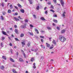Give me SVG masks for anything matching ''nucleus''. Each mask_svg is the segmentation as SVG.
Masks as SVG:
<instances>
[{"instance_id":"obj_4","label":"nucleus","mask_w":73,"mask_h":73,"mask_svg":"<svg viewBox=\"0 0 73 73\" xmlns=\"http://www.w3.org/2000/svg\"><path fill=\"white\" fill-rule=\"evenodd\" d=\"M10 60L11 61V62H15V60H14L11 58H10Z\"/></svg>"},{"instance_id":"obj_54","label":"nucleus","mask_w":73,"mask_h":73,"mask_svg":"<svg viewBox=\"0 0 73 73\" xmlns=\"http://www.w3.org/2000/svg\"><path fill=\"white\" fill-rule=\"evenodd\" d=\"M47 4H48V5H50L51 3L50 2H48L47 3Z\"/></svg>"},{"instance_id":"obj_14","label":"nucleus","mask_w":73,"mask_h":73,"mask_svg":"<svg viewBox=\"0 0 73 73\" xmlns=\"http://www.w3.org/2000/svg\"><path fill=\"white\" fill-rule=\"evenodd\" d=\"M54 47V46L53 45V44H52V46L50 47L49 48V49H53V48Z\"/></svg>"},{"instance_id":"obj_23","label":"nucleus","mask_w":73,"mask_h":73,"mask_svg":"<svg viewBox=\"0 0 73 73\" xmlns=\"http://www.w3.org/2000/svg\"><path fill=\"white\" fill-rule=\"evenodd\" d=\"M12 71L14 73H17L16 71V70H15L14 69H13Z\"/></svg>"},{"instance_id":"obj_28","label":"nucleus","mask_w":73,"mask_h":73,"mask_svg":"<svg viewBox=\"0 0 73 73\" xmlns=\"http://www.w3.org/2000/svg\"><path fill=\"white\" fill-rule=\"evenodd\" d=\"M1 19L2 20H4V18L3 17V15L1 16Z\"/></svg>"},{"instance_id":"obj_32","label":"nucleus","mask_w":73,"mask_h":73,"mask_svg":"<svg viewBox=\"0 0 73 73\" xmlns=\"http://www.w3.org/2000/svg\"><path fill=\"white\" fill-rule=\"evenodd\" d=\"M34 60L35 58H32L31 59V61L32 62L33 61H34Z\"/></svg>"},{"instance_id":"obj_20","label":"nucleus","mask_w":73,"mask_h":73,"mask_svg":"<svg viewBox=\"0 0 73 73\" xmlns=\"http://www.w3.org/2000/svg\"><path fill=\"white\" fill-rule=\"evenodd\" d=\"M8 13H11V10L10 9L8 10Z\"/></svg>"},{"instance_id":"obj_47","label":"nucleus","mask_w":73,"mask_h":73,"mask_svg":"<svg viewBox=\"0 0 73 73\" xmlns=\"http://www.w3.org/2000/svg\"><path fill=\"white\" fill-rule=\"evenodd\" d=\"M41 20H45V19L43 17H42L41 18Z\"/></svg>"},{"instance_id":"obj_48","label":"nucleus","mask_w":73,"mask_h":73,"mask_svg":"<svg viewBox=\"0 0 73 73\" xmlns=\"http://www.w3.org/2000/svg\"><path fill=\"white\" fill-rule=\"evenodd\" d=\"M53 17H57V15H53Z\"/></svg>"},{"instance_id":"obj_62","label":"nucleus","mask_w":73,"mask_h":73,"mask_svg":"<svg viewBox=\"0 0 73 73\" xmlns=\"http://www.w3.org/2000/svg\"><path fill=\"white\" fill-rule=\"evenodd\" d=\"M52 25H53V26H54V25H55V24L54 23H52Z\"/></svg>"},{"instance_id":"obj_53","label":"nucleus","mask_w":73,"mask_h":73,"mask_svg":"<svg viewBox=\"0 0 73 73\" xmlns=\"http://www.w3.org/2000/svg\"><path fill=\"white\" fill-rule=\"evenodd\" d=\"M35 31H36V32H37V31H38V30H37V29H35Z\"/></svg>"},{"instance_id":"obj_24","label":"nucleus","mask_w":73,"mask_h":73,"mask_svg":"<svg viewBox=\"0 0 73 73\" xmlns=\"http://www.w3.org/2000/svg\"><path fill=\"white\" fill-rule=\"evenodd\" d=\"M12 71L14 73H17L16 71V70H15L14 69H13Z\"/></svg>"},{"instance_id":"obj_6","label":"nucleus","mask_w":73,"mask_h":73,"mask_svg":"<svg viewBox=\"0 0 73 73\" xmlns=\"http://www.w3.org/2000/svg\"><path fill=\"white\" fill-rule=\"evenodd\" d=\"M30 45H31V42H28L27 44V46L29 47L30 46Z\"/></svg>"},{"instance_id":"obj_49","label":"nucleus","mask_w":73,"mask_h":73,"mask_svg":"<svg viewBox=\"0 0 73 73\" xmlns=\"http://www.w3.org/2000/svg\"><path fill=\"white\" fill-rule=\"evenodd\" d=\"M23 55L24 56V57L25 58L26 57V55H25V53H23Z\"/></svg>"},{"instance_id":"obj_39","label":"nucleus","mask_w":73,"mask_h":73,"mask_svg":"<svg viewBox=\"0 0 73 73\" xmlns=\"http://www.w3.org/2000/svg\"><path fill=\"white\" fill-rule=\"evenodd\" d=\"M39 8H40V7L39 6H38L37 7L36 9H37V10H38L39 9Z\"/></svg>"},{"instance_id":"obj_63","label":"nucleus","mask_w":73,"mask_h":73,"mask_svg":"<svg viewBox=\"0 0 73 73\" xmlns=\"http://www.w3.org/2000/svg\"><path fill=\"white\" fill-rule=\"evenodd\" d=\"M17 56H18V55H19V53H18V52H17Z\"/></svg>"},{"instance_id":"obj_29","label":"nucleus","mask_w":73,"mask_h":73,"mask_svg":"<svg viewBox=\"0 0 73 73\" xmlns=\"http://www.w3.org/2000/svg\"><path fill=\"white\" fill-rule=\"evenodd\" d=\"M52 43L53 44H55V45L56 44V41L54 40H53Z\"/></svg>"},{"instance_id":"obj_30","label":"nucleus","mask_w":73,"mask_h":73,"mask_svg":"<svg viewBox=\"0 0 73 73\" xmlns=\"http://www.w3.org/2000/svg\"><path fill=\"white\" fill-rule=\"evenodd\" d=\"M28 33H29V34H30V35H32V36H33V33H31L29 32H28Z\"/></svg>"},{"instance_id":"obj_12","label":"nucleus","mask_w":73,"mask_h":73,"mask_svg":"<svg viewBox=\"0 0 73 73\" xmlns=\"http://www.w3.org/2000/svg\"><path fill=\"white\" fill-rule=\"evenodd\" d=\"M20 11L21 12H22V13H24V10L23 9H21L20 10Z\"/></svg>"},{"instance_id":"obj_50","label":"nucleus","mask_w":73,"mask_h":73,"mask_svg":"<svg viewBox=\"0 0 73 73\" xmlns=\"http://www.w3.org/2000/svg\"><path fill=\"white\" fill-rule=\"evenodd\" d=\"M56 28L58 29V31H59V30H60V28L58 27H57Z\"/></svg>"},{"instance_id":"obj_10","label":"nucleus","mask_w":73,"mask_h":73,"mask_svg":"<svg viewBox=\"0 0 73 73\" xmlns=\"http://www.w3.org/2000/svg\"><path fill=\"white\" fill-rule=\"evenodd\" d=\"M14 19H15V21H19L20 20H19V19L17 18L16 17H14Z\"/></svg>"},{"instance_id":"obj_7","label":"nucleus","mask_w":73,"mask_h":73,"mask_svg":"<svg viewBox=\"0 0 73 73\" xmlns=\"http://www.w3.org/2000/svg\"><path fill=\"white\" fill-rule=\"evenodd\" d=\"M23 42H21V44L22 45H25V40L23 41Z\"/></svg>"},{"instance_id":"obj_17","label":"nucleus","mask_w":73,"mask_h":73,"mask_svg":"<svg viewBox=\"0 0 73 73\" xmlns=\"http://www.w3.org/2000/svg\"><path fill=\"white\" fill-rule=\"evenodd\" d=\"M66 13L65 12H63V13L62 15V16L63 17H65V15Z\"/></svg>"},{"instance_id":"obj_5","label":"nucleus","mask_w":73,"mask_h":73,"mask_svg":"<svg viewBox=\"0 0 73 73\" xmlns=\"http://www.w3.org/2000/svg\"><path fill=\"white\" fill-rule=\"evenodd\" d=\"M21 27L22 28H26V25H22Z\"/></svg>"},{"instance_id":"obj_2","label":"nucleus","mask_w":73,"mask_h":73,"mask_svg":"<svg viewBox=\"0 0 73 73\" xmlns=\"http://www.w3.org/2000/svg\"><path fill=\"white\" fill-rule=\"evenodd\" d=\"M60 1L62 6H63L64 5V2L62 0H60Z\"/></svg>"},{"instance_id":"obj_56","label":"nucleus","mask_w":73,"mask_h":73,"mask_svg":"<svg viewBox=\"0 0 73 73\" xmlns=\"http://www.w3.org/2000/svg\"><path fill=\"white\" fill-rule=\"evenodd\" d=\"M15 15H18V13H15Z\"/></svg>"},{"instance_id":"obj_31","label":"nucleus","mask_w":73,"mask_h":73,"mask_svg":"<svg viewBox=\"0 0 73 73\" xmlns=\"http://www.w3.org/2000/svg\"><path fill=\"white\" fill-rule=\"evenodd\" d=\"M17 5L20 8H21V5H20V4H18Z\"/></svg>"},{"instance_id":"obj_15","label":"nucleus","mask_w":73,"mask_h":73,"mask_svg":"<svg viewBox=\"0 0 73 73\" xmlns=\"http://www.w3.org/2000/svg\"><path fill=\"white\" fill-rule=\"evenodd\" d=\"M24 34L23 33H21L20 35L21 37H24Z\"/></svg>"},{"instance_id":"obj_9","label":"nucleus","mask_w":73,"mask_h":73,"mask_svg":"<svg viewBox=\"0 0 73 73\" xmlns=\"http://www.w3.org/2000/svg\"><path fill=\"white\" fill-rule=\"evenodd\" d=\"M2 58H3V59H5V60H7V57L5 56H2Z\"/></svg>"},{"instance_id":"obj_8","label":"nucleus","mask_w":73,"mask_h":73,"mask_svg":"<svg viewBox=\"0 0 73 73\" xmlns=\"http://www.w3.org/2000/svg\"><path fill=\"white\" fill-rule=\"evenodd\" d=\"M15 32L16 33H17V34H18V30H17V29H15Z\"/></svg>"},{"instance_id":"obj_33","label":"nucleus","mask_w":73,"mask_h":73,"mask_svg":"<svg viewBox=\"0 0 73 73\" xmlns=\"http://www.w3.org/2000/svg\"><path fill=\"white\" fill-rule=\"evenodd\" d=\"M29 1L31 4H32V0H29Z\"/></svg>"},{"instance_id":"obj_19","label":"nucleus","mask_w":73,"mask_h":73,"mask_svg":"<svg viewBox=\"0 0 73 73\" xmlns=\"http://www.w3.org/2000/svg\"><path fill=\"white\" fill-rule=\"evenodd\" d=\"M47 29L48 30H52V28L51 27H47Z\"/></svg>"},{"instance_id":"obj_41","label":"nucleus","mask_w":73,"mask_h":73,"mask_svg":"<svg viewBox=\"0 0 73 73\" xmlns=\"http://www.w3.org/2000/svg\"><path fill=\"white\" fill-rule=\"evenodd\" d=\"M33 17L34 19L36 18V15H33Z\"/></svg>"},{"instance_id":"obj_35","label":"nucleus","mask_w":73,"mask_h":73,"mask_svg":"<svg viewBox=\"0 0 73 73\" xmlns=\"http://www.w3.org/2000/svg\"><path fill=\"white\" fill-rule=\"evenodd\" d=\"M50 11H51V12H53V13H54L55 12L54 11L53 9H51L50 10Z\"/></svg>"},{"instance_id":"obj_43","label":"nucleus","mask_w":73,"mask_h":73,"mask_svg":"<svg viewBox=\"0 0 73 73\" xmlns=\"http://www.w3.org/2000/svg\"><path fill=\"white\" fill-rule=\"evenodd\" d=\"M38 50V49L36 48V49H35V50H34V52H36V51H37Z\"/></svg>"},{"instance_id":"obj_1","label":"nucleus","mask_w":73,"mask_h":73,"mask_svg":"<svg viewBox=\"0 0 73 73\" xmlns=\"http://www.w3.org/2000/svg\"><path fill=\"white\" fill-rule=\"evenodd\" d=\"M59 39L62 42H64V41H65L66 40V38H65V37L64 36H62V35L59 36Z\"/></svg>"},{"instance_id":"obj_27","label":"nucleus","mask_w":73,"mask_h":73,"mask_svg":"<svg viewBox=\"0 0 73 73\" xmlns=\"http://www.w3.org/2000/svg\"><path fill=\"white\" fill-rule=\"evenodd\" d=\"M41 46L42 48L44 49H45V46H43L42 45H41Z\"/></svg>"},{"instance_id":"obj_52","label":"nucleus","mask_w":73,"mask_h":73,"mask_svg":"<svg viewBox=\"0 0 73 73\" xmlns=\"http://www.w3.org/2000/svg\"><path fill=\"white\" fill-rule=\"evenodd\" d=\"M9 45L10 46H12V43H10L9 44Z\"/></svg>"},{"instance_id":"obj_57","label":"nucleus","mask_w":73,"mask_h":73,"mask_svg":"<svg viewBox=\"0 0 73 73\" xmlns=\"http://www.w3.org/2000/svg\"><path fill=\"white\" fill-rule=\"evenodd\" d=\"M40 40L42 42H43V39H41Z\"/></svg>"},{"instance_id":"obj_18","label":"nucleus","mask_w":73,"mask_h":73,"mask_svg":"<svg viewBox=\"0 0 73 73\" xmlns=\"http://www.w3.org/2000/svg\"><path fill=\"white\" fill-rule=\"evenodd\" d=\"M2 32L3 33V35H7V33H6V32H5L3 31Z\"/></svg>"},{"instance_id":"obj_40","label":"nucleus","mask_w":73,"mask_h":73,"mask_svg":"<svg viewBox=\"0 0 73 73\" xmlns=\"http://www.w3.org/2000/svg\"><path fill=\"white\" fill-rule=\"evenodd\" d=\"M10 7L11 9H12V8H13V7H12V5H10Z\"/></svg>"},{"instance_id":"obj_26","label":"nucleus","mask_w":73,"mask_h":73,"mask_svg":"<svg viewBox=\"0 0 73 73\" xmlns=\"http://www.w3.org/2000/svg\"><path fill=\"white\" fill-rule=\"evenodd\" d=\"M15 40H16V41H20L19 40L18 38H15Z\"/></svg>"},{"instance_id":"obj_51","label":"nucleus","mask_w":73,"mask_h":73,"mask_svg":"<svg viewBox=\"0 0 73 73\" xmlns=\"http://www.w3.org/2000/svg\"><path fill=\"white\" fill-rule=\"evenodd\" d=\"M30 26L31 27V28H32V27H33V26L32 25H30Z\"/></svg>"},{"instance_id":"obj_3","label":"nucleus","mask_w":73,"mask_h":73,"mask_svg":"<svg viewBox=\"0 0 73 73\" xmlns=\"http://www.w3.org/2000/svg\"><path fill=\"white\" fill-rule=\"evenodd\" d=\"M19 60L20 62H23L24 61V60L23 59V58H19Z\"/></svg>"},{"instance_id":"obj_11","label":"nucleus","mask_w":73,"mask_h":73,"mask_svg":"<svg viewBox=\"0 0 73 73\" xmlns=\"http://www.w3.org/2000/svg\"><path fill=\"white\" fill-rule=\"evenodd\" d=\"M65 32V30H63L61 31V33H64Z\"/></svg>"},{"instance_id":"obj_46","label":"nucleus","mask_w":73,"mask_h":73,"mask_svg":"<svg viewBox=\"0 0 73 73\" xmlns=\"http://www.w3.org/2000/svg\"><path fill=\"white\" fill-rule=\"evenodd\" d=\"M45 14H46V15H48V11H46L45 12Z\"/></svg>"},{"instance_id":"obj_42","label":"nucleus","mask_w":73,"mask_h":73,"mask_svg":"<svg viewBox=\"0 0 73 73\" xmlns=\"http://www.w3.org/2000/svg\"><path fill=\"white\" fill-rule=\"evenodd\" d=\"M50 8H51V9H54L53 6L52 5H51L50 7Z\"/></svg>"},{"instance_id":"obj_22","label":"nucleus","mask_w":73,"mask_h":73,"mask_svg":"<svg viewBox=\"0 0 73 73\" xmlns=\"http://www.w3.org/2000/svg\"><path fill=\"white\" fill-rule=\"evenodd\" d=\"M2 14L3 15H5L6 14V12L5 11H3L2 12Z\"/></svg>"},{"instance_id":"obj_21","label":"nucleus","mask_w":73,"mask_h":73,"mask_svg":"<svg viewBox=\"0 0 73 73\" xmlns=\"http://www.w3.org/2000/svg\"><path fill=\"white\" fill-rule=\"evenodd\" d=\"M0 45L2 48V47H3L4 46V45H3V42H1V43Z\"/></svg>"},{"instance_id":"obj_59","label":"nucleus","mask_w":73,"mask_h":73,"mask_svg":"<svg viewBox=\"0 0 73 73\" xmlns=\"http://www.w3.org/2000/svg\"><path fill=\"white\" fill-rule=\"evenodd\" d=\"M33 68H34V69H35V68H36V66H33Z\"/></svg>"},{"instance_id":"obj_25","label":"nucleus","mask_w":73,"mask_h":73,"mask_svg":"<svg viewBox=\"0 0 73 73\" xmlns=\"http://www.w3.org/2000/svg\"><path fill=\"white\" fill-rule=\"evenodd\" d=\"M4 67L3 66H2L1 68V69H2V70H3V69H4Z\"/></svg>"},{"instance_id":"obj_61","label":"nucleus","mask_w":73,"mask_h":73,"mask_svg":"<svg viewBox=\"0 0 73 73\" xmlns=\"http://www.w3.org/2000/svg\"><path fill=\"white\" fill-rule=\"evenodd\" d=\"M14 48H15V49H16V48H17V47H16V46H14Z\"/></svg>"},{"instance_id":"obj_60","label":"nucleus","mask_w":73,"mask_h":73,"mask_svg":"<svg viewBox=\"0 0 73 73\" xmlns=\"http://www.w3.org/2000/svg\"><path fill=\"white\" fill-rule=\"evenodd\" d=\"M13 66L14 67H16V65H15V64H14Z\"/></svg>"},{"instance_id":"obj_13","label":"nucleus","mask_w":73,"mask_h":73,"mask_svg":"<svg viewBox=\"0 0 73 73\" xmlns=\"http://www.w3.org/2000/svg\"><path fill=\"white\" fill-rule=\"evenodd\" d=\"M46 45L47 47L48 48L50 47V44H48V43H46Z\"/></svg>"},{"instance_id":"obj_64","label":"nucleus","mask_w":73,"mask_h":73,"mask_svg":"<svg viewBox=\"0 0 73 73\" xmlns=\"http://www.w3.org/2000/svg\"><path fill=\"white\" fill-rule=\"evenodd\" d=\"M26 73H28V71H26Z\"/></svg>"},{"instance_id":"obj_37","label":"nucleus","mask_w":73,"mask_h":73,"mask_svg":"<svg viewBox=\"0 0 73 73\" xmlns=\"http://www.w3.org/2000/svg\"><path fill=\"white\" fill-rule=\"evenodd\" d=\"M40 38H45L44 36H40Z\"/></svg>"},{"instance_id":"obj_45","label":"nucleus","mask_w":73,"mask_h":73,"mask_svg":"<svg viewBox=\"0 0 73 73\" xmlns=\"http://www.w3.org/2000/svg\"><path fill=\"white\" fill-rule=\"evenodd\" d=\"M25 23H28V20L26 19L25 20Z\"/></svg>"},{"instance_id":"obj_44","label":"nucleus","mask_w":73,"mask_h":73,"mask_svg":"<svg viewBox=\"0 0 73 73\" xmlns=\"http://www.w3.org/2000/svg\"><path fill=\"white\" fill-rule=\"evenodd\" d=\"M1 39L3 40H4V39H5V38H4V37H2Z\"/></svg>"},{"instance_id":"obj_16","label":"nucleus","mask_w":73,"mask_h":73,"mask_svg":"<svg viewBox=\"0 0 73 73\" xmlns=\"http://www.w3.org/2000/svg\"><path fill=\"white\" fill-rule=\"evenodd\" d=\"M0 4L3 7H4V3H1Z\"/></svg>"},{"instance_id":"obj_34","label":"nucleus","mask_w":73,"mask_h":73,"mask_svg":"<svg viewBox=\"0 0 73 73\" xmlns=\"http://www.w3.org/2000/svg\"><path fill=\"white\" fill-rule=\"evenodd\" d=\"M53 21H54V22H55V23H56L58 22L57 21V20H55V19H54V20H53Z\"/></svg>"},{"instance_id":"obj_38","label":"nucleus","mask_w":73,"mask_h":73,"mask_svg":"<svg viewBox=\"0 0 73 73\" xmlns=\"http://www.w3.org/2000/svg\"><path fill=\"white\" fill-rule=\"evenodd\" d=\"M10 51L11 52V54H12V53H13V50H12V49H11Z\"/></svg>"},{"instance_id":"obj_55","label":"nucleus","mask_w":73,"mask_h":73,"mask_svg":"<svg viewBox=\"0 0 73 73\" xmlns=\"http://www.w3.org/2000/svg\"><path fill=\"white\" fill-rule=\"evenodd\" d=\"M15 8H16V9H18V8L17 7L15 6Z\"/></svg>"},{"instance_id":"obj_36","label":"nucleus","mask_w":73,"mask_h":73,"mask_svg":"<svg viewBox=\"0 0 73 73\" xmlns=\"http://www.w3.org/2000/svg\"><path fill=\"white\" fill-rule=\"evenodd\" d=\"M53 1L54 4H56V3H57V1H56V0H53Z\"/></svg>"},{"instance_id":"obj_58","label":"nucleus","mask_w":73,"mask_h":73,"mask_svg":"<svg viewBox=\"0 0 73 73\" xmlns=\"http://www.w3.org/2000/svg\"><path fill=\"white\" fill-rule=\"evenodd\" d=\"M14 27H15V28H17V25H15V26H14Z\"/></svg>"}]
</instances>
